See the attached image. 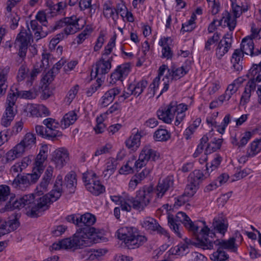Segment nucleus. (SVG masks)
I'll return each mask as SVG.
<instances>
[{"label":"nucleus","mask_w":261,"mask_h":261,"mask_svg":"<svg viewBox=\"0 0 261 261\" xmlns=\"http://www.w3.org/2000/svg\"><path fill=\"white\" fill-rule=\"evenodd\" d=\"M189 251L188 246L186 244L180 243L174 248L170 249L169 252L172 254L184 255Z\"/></svg>","instance_id":"nucleus-40"},{"label":"nucleus","mask_w":261,"mask_h":261,"mask_svg":"<svg viewBox=\"0 0 261 261\" xmlns=\"http://www.w3.org/2000/svg\"><path fill=\"white\" fill-rule=\"evenodd\" d=\"M10 196V189L6 185L0 186V204L6 201Z\"/></svg>","instance_id":"nucleus-50"},{"label":"nucleus","mask_w":261,"mask_h":261,"mask_svg":"<svg viewBox=\"0 0 261 261\" xmlns=\"http://www.w3.org/2000/svg\"><path fill=\"white\" fill-rule=\"evenodd\" d=\"M43 124L46 127L45 134L47 139L55 141L58 137L62 136V132L57 130L60 123L55 119L51 118H46L43 120Z\"/></svg>","instance_id":"nucleus-15"},{"label":"nucleus","mask_w":261,"mask_h":261,"mask_svg":"<svg viewBox=\"0 0 261 261\" xmlns=\"http://www.w3.org/2000/svg\"><path fill=\"white\" fill-rule=\"evenodd\" d=\"M121 89L118 87L112 88L107 91L101 97L100 106L106 107L114 99L115 97L120 93Z\"/></svg>","instance_id":"nucleus-26"},{"label":"nucleus","mask_w":261,"mask_h":261,"mask_svg":"<svg viewBox=\"0 0 261 261\" xmlns=\"http://www.w3.org/2000/svg\"><path fill=\"white\" fill-rule=\"evenodd\" d=\"M260 70V68H259L258 66H257L256 67L251 68L249 70L250 79L247 82L241 98V102H243L244 105L249 101L251 92H254L255 90L256 82L258 83L261 81V74L259 73Z\"/></svg>","instance_id":"nucleus-8"},{"label":"nucleus","mask_w":261,"mask_h":261,"mask_svg":"<svg viewBox=\"0 0 261 261\" xmlns=\"http://www.w3.org/2000/svg\"><path fill=\"white\" fill-rule=\"evenodd\" d=\"M231 44L232 33H227L219 41L216 48V55L218 59H221L228 52L231 47Z\"/></svg>","instance_id":"nucleus-18"},{"label":"nucleus","mask_w":261,"mask_h":261,"mask_svg":"<svg viewBox=\"0 0 261 261\" xmlns=\"http://www.w3.org/2000/svg\"><path fill=\"white\" fill-rule=\"evenodd\" d=\"M142 137L140 133L132 135L126 140L125 144L127 147H139L140 145L141 138Z\"/></svg>","instance_id":"nucleus-45"},{"label":"nucleus","mask_w":261,"mask_h":261,"mask_svg":"<svg viewBox=\"0 0 261 261\" xmlns=\"http://www.w3.org/2000/svg\"><path fill=\"white\" fill-rule=\"evenodd\" d=\"M79 89V85H75L69 91L67 96V98L68 99V102L70 103L73 100V99L75 98L76 95L77 94Z\"/></svg>","instance_id":"nucleus-63"},{"label":"nucleus","mask_w":261,"mask_h":261,"mask_svg":"<svg viewBox=\"0 0 261 261\" xmlns=\"http://www.w3.org/2000/svg\"><path fill=\"white\" fill-rule=\"evenodd\" d=\"M49 56L48 54H42L41 61L36 63L30 73L31 80H34L39 73L49 66Z\"/></svg>","instance_id":"nucleus-25"},{"label":"nucleus","mask_w":261,"mask_h":261,"mask_svg":"<svg viewBox=\"0 0 261 261\" xmlns=\"http://www.w3.org/2000/svg\"><path fill=\"white\" fill-rule=\"evenodd\" d=\"M214 229L209 230L207 233L208 234V238L210 237V240H214V237H215V232H218L222 234L223 236L224 235L226 232L228 228V224L225 222L223 219H214L213 223Z\"/></svg>","instance_id":"nucleus-23"},{"label":"nucleus","mask_w":261,"mask_h":261,"mask_svg":"<svg viewBox=\"0 0 261 261\" xmlns=\"http://www.w3.org/2000/svg\"><path fill=\"white\" fill-rule=\"evenodd\" d=\"M117 233L118 239L123 241L128 249L139 248L147 241L146 237L140 235L138 229L134 227H123Z\"/></svg>","instance_id":"nucleus-4"},{"label":"nucleus","mask_w":261,"mask_h":261,"mask_svg":"<svg viewBox=\"0 0 261 261\" xmlns=\"http://www.w3.org/2000/svg\"><path fill=\"white\" fill-rule=\"evenodd\" d=\"M142 227L151 234L157 233L163 235L168 238L170 236L167 231L162 227L157 220L152 217H147L140 221Z\"/></svg>","instance_id":"nucleus-10"},{"label":"nucleus","mask_w":261,"mask_h":261,"mask_svg":"<svg viewBox=\"0 0 261 261\" xmlns=\"http://www.w3.org/2000/svg\"><path fill=\"white\" fill-rule=\"evenodd\" d=\"M15 87H12L11 89V92L9 93L8 95L7 98L6 103L7 106H14L16 100L17 94L15 90Z\"/></svg>","instance_id":"nucleus-57"},{"label":"nucleus","mask_w":261,"mask_h":261,"mask_svg":"<svg viewBox=\"0 0 261 261\" xmlns=\"http://www.w3.org/2000/svg\"><path fill=\"white\" fill-rule=\"evenodd\" d=\"M62 179V176L58 175L51 191L48 194L41 197L35 196L33 194L25 195L19 198L11 196L5 209L6 211H13L25 207L26 209H29L27 215L30 217L41 216L45 211L48 209L50 203L56 201L61 196L63 193Z\"/></svg>","instance_id":"nucleus-1"},{"label":"nucleus","mask_w":261,"mask_h":261,"mask_svg":"<svg viewBox=\"0 0 261 261\" xmlns=\"http://www.w3.org/2000/svg\"><path fill=\"white\" fill-rule=\"evenodd\" d=\"M131 197L128 196H126L124 199L121 201V203H119L122 211H126L127 212H130L132 210V206L130 204H132L131 200Z\"/></svg>","instance_id":"nucleus-53"},{"label":"nucleus","mask_w":261,"mask_h":261,"mask_svg":"<svg viewBox=\"0 0 261 261\" xmlns=\"http://www.w3.org/2000/svg\"><path fill=\"white\" fill-rule=\"evenodd\" d=\"M195 234L193 232L192 234L195 237L196 242H194L191 239L186 238L184 239L185 244L187 245H193L198 247H200L203 249H213V240H210L208 239V232L210 228L206 225L202 228L200 231H198Z\"/></svg>","instance_id":"nucleus-7"},{"label":"nucleus","mask_w":261,"mask_h":261,"mask_svg":"<svg viewBox=\"0 0 261 261\" xmlns=\"http://www.w3.org/2000/svg\"><path fill=\"white\" fill-rule=\"evenodd\" d=\"M196 16L195 14L193 13L190 19L186 22L182 24L181 31L182 32H190L192 31L196 27L195 20Z\"/></svg>","instance_id":"nucleus-43"},{"label":"nucleus","mask_w":261,"mask_h":261,"mask_svg":"<svg viewBox=\"0 0 261 261\" xmlns=\"http://www.w3.org/2000/svg\"><path fill=\"white\" fill-rule=\"evenodd\" d=\"M129 72L130 64L129 63L118 66L111 74L110 83L113 85L117 81H122L123 79L127 76Z\"/></svg>","instance_id":"nucleus-19"},{"label":"nucleus","mask_w":261,"mask_h":261,"mask_svg":"<svg viewBox=\"0 0 261 261\" xmlns=\"http://www.w3.org/2000/svg\"><path fill=\"white\" fill-rule=\"evenodd\" d=\"M160 153L157 151L148 148H143L140 153L139 159L136 161L134 170L138 172V169H141L145 166L149 160L155 161L160 158Z\"/></svg>","instance_id":"nucleus-11"},{"label":"nucleus","mask_w":261,"mask_h":261,"mask_svg":"<svg viewBox=\"0 0 261 261\" xmlns=\"http://www.w3.org/2000/svg\"><path fill=\"white\" fill-rule=\"evenodd\" d=\"M150 172V169L148 168L144 169L141 172L137 173L133 176L134 178H136L139 182L143 180Z\"/></svg>","instance_id":"nucleus-61"},{"label":"nucleus","mask_w":261,"mask_h":261,"mask_svg":"<svg viewBox=\"0 0 261 261\" xmlns=\"http://www.w3.org/2000/svg\"><path fill=\"white\" fill-rule=\"evenodd\" d=\"M174 184L173 177L168 176L162 181H160L156 187V196L162 198L166 191L172 188Z\"/></svg>","instance_id":"nucleus-24"},{"label":"nucleus","mask_w":261,"mask_h":261,"mask_svg":"<svg viewBox=\"0 0 261 261\" xmlns=\"http://www.w3.org/2000/svg\"><path fill=\"white\" fill-rule=\"evenodd\" d=\"M56 71H54L52 69L48 71L42 77V81L44 84H49L55 77Z\"/></svg>","instance_id":"nucleus-60"},{"label":"nucleus","mask_w":261,"mask_h":261,"mask_svg":"<svg viewBox=\"0 0 261 261\" xmlns=\"http://www.w3.org/2000/svg\"><path fill=\"white\" fill-rule=\"evenodd\" d=\"M255 49L252 38L248 36L243 39L240 49H235L231 56V63L233 71L239 72L243 69L244 54L255 56Z\"/></svg>","instance_id":"nucleus-3"},{"label":"nucleus","mask_w":261,"mask_h":261,"mask_svg":"<svg viewBox=\"0 0 261 261\" xmlns=\"http://www.w3.org/2000/svg\"><path fill=\"white\" fill-rule=\"evenodd\" d=\"M213 245L215 244L216 246H219V248L222 249L231 250L236 252L237 249V245L235 243L236 238L234 237L230 238L228 240H220L219 239L214 241L212 240Z\"/></svg>","instance_id":"nucleus-29"},{"label":"nucleus","mask_w":261,"mask_h":261,"mask_svg":"<svg viewBox=\"0 0 261 261\" xmlns=\"http://www.w3.org/2000/svg\"><path fill=\"white\" fill-rule=\"evenodd\" d=\"M66 20L64 31L66 35L74 34L81 29L80 25L79 24L80 19L75 15L66 17Z\"/></svg>","instance_id":"nucleus-22"},{"label":"nucleus","mask_w":261,"mask_h":261,"mask_svg":"<svg viewBox=\"0 0 261 261\" xmlns=\"http://www.w3.org/2000/svg\"><path fill=\"white\" fill-rule=\"evenodd\" d=\"M176 117L175 121V125L177 126L183 120L185 117V111L188 109V106L184 103H180L177 105L176 101L175 105Z\"/></svg>","instance_id":"nucleus-36"},{"label":"nucleus","mask_w":261,"mask_h":261,"mask_svg":"<svg viewBox=\"0 0 261 261\" xmlns=\"http://www.w3.org/2000/svg\"><path fill=\"white\" fill-rule=\"evenodd\" d=\"M88 177L86 174H83V180L87 190L93 195L98 196L105 191V186L100 183L99 180H92V182H91L89 179H87Z\"/></svg>","instance_id":"nucleus-20"},{"label":"nucleus","mask_w":261,"mask_h":261,"mask_svg":"<svg viewBox=\"0 0 261 261\" xmlns=\"http://www.w3.org/2000/svg\"><path fill=\"white\" fill-rule=\"evenodd\" d=\"M15 90L17 97L20 98L32 99L35 98L37 96V93L34 90L19 91L16 88H15Z\"/></svg>","instance_id":"nucleus-41"},{"label":"nucleus","mask_w":261,"mask_h":261,"mask_svg":"<svg viewBox=\"0 0 261 261\" xmlns=\"http://www.w3.org/2000/svg\"><path fill=\"white\" fill-rule=\"evenodd\" d=\"M47 12L44 11H39L36 15V20L39 21L43 27H47V21L46 19Z\"/></svg>","instance_id":"nucleus-59"},{"label":"nucleus","mask_w":261,"mask_h":261,"mask_svg":"<svg viewBox=\"0 0 261 261\" xmlns=\"http://www.w3.org/2000/svg\"><path fill=\"white\" fill-rule=\"evenodd\" d=\"M76 175L74 171H71L67 174L64 178L66 187L69 189V192L73 193L76 188L77 180Z\"/></svg>","instance_id":"nucleus-32"},{"label":"nucleus","mask_w":261,"mask_h":261,"mask_svg":"<svg viewBox=\"0 0 261 261\" xmlns=\"http://www.w3.org/2000/svg\"><path fill=\"white\" fill-rule=\"evenodd\" d=\"M35 143V135L33 134L29 133L26 134L23 139L20 142V143L17 144L15 147H18L20 145L22 147H28L30 145H34Z\"/></svg>","instance_id":"nucleus-42"},{"label":"nucleus","mask_w":261,"mask_h":261,"mask_svg":"<svg viewBox=\"0 0 261 261\" xmlns=\"http://www.w3.org/2000/svg\"><path fill=\"white\" fill-rule=\"evenodd\" d=\"M221 34L218 32H215L213 36L208 38L205 43L204 50L206 51H210L212 49V46L213 44L218 42L220 38Z\"/></svg>","instance_id":"nucleus-48"},{"label":"nucleus","mask_w":261,"mask_h":261,"mask_svg":"<svg viewBox=\"0 0 261 261\" xmlns=\"http://www.w3.org/2000/svg\"><path fill=\"white\" fill-rule=\"evenodd\" d=\"M118 165L117 160L114 158L109 159L106 164V169L103 171V174L105 178H109L117 169Z\"/></svg>","instance_id":"nucleus-35"},{"label":"nucleus","mask_w":261,"mask_h":261,"mask_svg":"<svg viewBox=\"0 0 261 261\" xmlns=\"http://www.w3.org/2000/svg\"><path fill=\"white\" fill-rule=\"evenodd\" d=\"M228 257V255L219 247L210 256L211 259L214 261H225Z\"/></svg>","instance_id":"nucleus-44"},{"label":"nucleus","mask_w":261,"mask_h":261,"mask_svg":"<svg viewBox=\"0 0 261 261\" xmlns=\"http://www.w3.org/2000/svg\"><path fill=\"white\" fill-rule=\"evenodd\" d=\"M132 162L128 161L125 165L122 166L119 170V172L121 174L127 175L134 172V169L132 167Z\"/></svg>","instance_id":"nucleus-55"},{"label":"nucleus","mask_w":261,"mask_h":261,"mask_svg":"<svg viewBox=\"0 0 261 261\" xmlns=\"http://www.w3.org/2000/svg\"><path fill=\"white\" fill-rule=\"evenodd\" d=\"M19 217L18 214L14 213L8 218V220L0 219V237L16 230L19 226Z\"/></svg>","instance_id":"nucleus-13"},{"label":"nucleus","mask_w":261,"mask_h":261,"mask_svg":"<svg viewBox=\"0 0 261 261\" xmlns=\"http://www.w3.org/2000/svg\"><path fill=\"white\" fill-rule=\"evenodd\" d=\"M250 173L251 170L250 169L246 168L241 170V167H237L236 173L233 175V177H235L233 180L242 179L249 175Z\"/></svg>","instance_id":"nucleus-52"},{"label":"nucleus","mask_w":261,"mask_h":261,"mask_svg":"<svg viewBox=\"0 0 261 261\" xmlns=\"http://www.w3.org/2000/svg\"><path fill=\"white\" fill-rule=\"evenodd\" d=\"M52 161L59 168H62L68 160V152L64 148H58L52 153Z\"/></svg>","instance_id":"nucleus-21"},{"label":"nucleus","mask_w":261,"mask_h":261,"mask_svg":"<svg viewBox=\"0 0 261 261\" xmlns=\"http://www.w3.org/2000/svg\"><path fill=\"white\" fill-rule=\"evenodd\" d=\"M116 9L113 6V3L111 1H106L103 5V14L107 18H112L113 20L116 19Z\"/></svg>","instance_id":"nucleus-37"},{"label":"nucleus","mask_w":261,"mask_h":261,"mask_svg":"<svg viewBox=\"0 0 261 261\" xmlns=\"http://www.w3.org/2000/svg\"><path fill=\"white\" fill-rule=\"evenodd\" d=\"M80 214H72L67 216L66 217V220L70 223H72L75 224L79 228H80V222L81 220H80Z\"/></svg>","instance_id":"nucleus-58"},{"label":"nucleus","mask_w":261,"mask_h":261,"mask_svg":"<svg viewBox=\"0 0 261 261\" xmlns=\"http://www.w3.org/2000/svg\"><path fill=\"white\" fill-rule=\"evenodd\" d=\"M222 161V158L218 154L215 155V158L212 160L210 168L211 169V171L217 169L221 164Z\"/></svg>","instance_id":"nucleus-62"},{"label":"nucleus","mask_w":261,"mask_h":261,"mask_svg":"<svg viewBox=\"0 0 261 261\" xmlns=\"http://www.w3.org/2000/svg\"><path fill=\"white\" fill-rule=\"evenodd\" d=\"M168 225L174 232L179 237L181 238L182 235L179 230L180 223H182L185 227L190 231L194 234L197 232L199 227L196 225L188 217L186 214L182 212H178L175 217L173 215L168 216Z\"/></svg>","instance_id":"nucleus-5"},{"label":"nucleus","mask_w":261,"mask_h":261,"mask_svg":"<svg viewBox=\"0 0 261 261\" xmlns=\"http://www.w3.org/2000/svg\"><path fill=\"white\" fill-rule=\"evenodd\" d=\"M175 105L176 101H171L168 106L161 107L156 112L158 118L165 123H171L176 114Z\"/></svg>","instance_id":"nucleus-16"},{"label":"nucleus","mask_w":261,"mask_h":261,"mask_svg":"<svg viewBox=\"0 0 261 261\" xmlns=\"http://www.w3.org/2000/svg\"><path fill=\"white\" fill-rule=\"evenodd\" d=\"M29 70V68L26 65H22L19 68L18 71L17 76L18 81L20 82L23 81L27 77Z\"/></svg>","instance_id":"nucleus-56"},{"label":"nucleus","mask_w":261,"mask_h":261,"mask_svg":"<svg viewBox=\"0 0 261 261\" xmlns=\"http://www.w3.org/2000/svg\"><path fill=\"white\" fill-rule=\"evenodd\" d=\"M80 228H79L72 238L64 239L52 245L53 249H76L90 246L97 243V229L91 227L96 221L95 217L90 213L80 215Z\"/></svg>","instance_id":"nucleus-2"},{"label":"nucleus","mask_w":261,"mask_h":261,"mask_svg":"<svg viewBox=\"0 0 261 261\" xmlns=\"http://www.w3.org/2000/svg\"><path fill=\"white\" fill-rule=\"evenodd\" d=\"M147 84V81L145 80H141L138 82H134L128 85L127 90L130 91L131 94L138 97L143 92Z\"/></svg>","instance_id":"nucleus-27"},{"label":"nucleus","mask_w":261,"mask_h":261,"mask_svg":"<svg viewBox=\"0 0 261 261\" xmlns=\"http://www.w3.org/2000/svg\"><path fill=\"white\" fill-rule=\"evenodd\" d=\"M31 37V34L22 30L17 36L14 44L15 46L18 48V56L22 59L26 56Z\"/></svg>","instance_id":"nucleus-14"},{"label":"nucleus","mask_w":261,"mask_h":261,"mask_svg":"<svg viewBox=\"0 0 261 261\" xmlns=\"http://www.w3.org/2000/svg\"><path fill=\"white\" fill-rule=\"evenodd\" d=\"M9 68H4L0 71V97L4 95L8 87L7 75Z\"/></svg>","instance_id":"nucleus-39"},{"label":"nucleus","mask_w":261,"mask_h":261,"mask_svg":"<svg viewBox=\"0 0 261 261\" xmlns=\"http://www.w3.org/2000/svg\"><path fill=\"white\" fill-rule=\"evenodd\" d=\"M47 151L44 149H41L39 153L37 155L35 159V166L33 168V171H36L40 175L42 173L44 167L43 163L47 159Z\"/></svg>","instance_id":"nucleus-28"},{"label":"nucleus","mask_w":261,"mask_h":261,"mask_svg":"<svg viewBox=\"0 0 261 261\" xmlns=\"http://www.w3.org/2000/svg\"><path fill=\"white\" fill-rule=\"evenodd\" d=\"M231 6L233 16L232 17L228 11H225L222 14V17L219 21L218 24V25L220 26L228 27L230 31L234 30L237 24L236 18L239 17L242 13V9L241 8L240 6L235 5L233 2H232Z\"/></svg>","instance_id":"nucleus-9"},{"label":"nucleus","mask_w":261,"mask_h":261,"mask_svg":"<svg viewBox=\"0 0 261 261\" xmlns=\"http://www.w3.org/2000/svg\"><path fill=\"white\" fill-rule=\"evenodd\" d=\"M168 72H169V76L172 81L182 77L187 73L188 70L184 66L176 68L174 65H172L170 69H168Z\"/></svg>","instance_id":"nucleus-33"},{"label":"nucleus","mask_w":261,"mask_h":261,"mask_svg":"<svg viewBox=\"0 0 261 261\" xmlns=\"http://www.w3.org/2000/svg\"><path fill=\"white\" fill-rule=\"evenodd\" d=\"M154 194L152 186H144L137 192L135 198L131 197L133 208L135 210L142 211L150 202Z\"/></svg>","instance_id":"nucleus-6"},{"label":"nucleus","mask_w":261,"mask_h":261,"mask_svg":"<svg viewBox=\"0 0 261 261\" xmlns=\"http://www.w3.org/2000/svg\"><path fill=\"white\" fill-rule=\"evenodd\" d=\"M199 188V186L189 182L185 190L184 194L188 197H192Z\"/></svg>","instance_id":"nucleus-51"},{"label":"nucleus","mask_w":261,"mask_h":261,"mask_svg":"<svg viewBox=\"0 0 261 261\" xmlns=\"http://www.w3.org/2000/svg\"><path fill=\"white\" fill-rule=\"evenodd\" d=\"M261 151V148H250L247 151V154L243 155L239 159L240 164H245L248 160V158L253 157Z\"/></svg>","instance_id":"nucleus-49"},{"label":"nucleus","mask_w":261,"mask_h":261,"mask_svg":"<svg viewBox=\"0 0 261 261\" xmlns=\"http://www.w3.org/2000/svg\"><path fill=\"white\" fill-rule=\"evenodd\" d=\"M31 174H18L14 179L12 185L16 188L20 189L36 183L41 175L36 171L33 170Z\"/></svg>","instance_id":"nucleus-12"},{"label":"nucleus","mask_w":261,"mask_h":261,"mask_svg":"<svg viewBox=\"0 0 261 261\" xmlns=\"http://www.w3.org/2000/svg\"><path fill=\"white\" fill-rule=\"evenodd\" d=\"M171 42L172 40L170 37L161 39L159 41V44L163 46L162 50L163 58L169 59L172 57L173 53L169 46L170 43Z\"/></svg>","instance_id":"nucleus-31"},{"label":"nucleus","mask_w":261,"mask_h":261,"mask_svg":"<svg viewBox=\"0 0 261 261\" xmlns=\"http://www.w3.org/2000/svg\"><path fill=\"white\" fill-rule=\"evenodd\" d=\"M205 175L199 170H195L188 176V182L194 183L198 186L205 178Z\"/></svg>","instance_id":"nucleus-38"},{"label":"nucleus","mask_w":261,"mask_h":261,"mask_svg":"<svg viewBox=\"0 0 261 261\" xmlns=\"http://www.w3.org/2000/svg\"><path fill=\"white\" fill-rule=\"evenodd\" d=\"M66 7V4L60 2L56 4H50L49 5L48 9H46L45 11L47 14H50L51 16L56 15L58 12L63 10Z\"/></svg>","instance_id":"nucleus-47"},{"label":"nucleus","mask_w":261,"mask_h":261,"mask_svg":"<svg viewBox=\"0 0 261 261\" xmlns=\"http://www.w3.org/2000/svg\"><path fill=\"white\" fill-rule=\"evenodd\" d=\"M67 227L64 225H58L54 227L52 230V234L54 237H59L62 235L65 230Z\"/></svg>","instance_id":"nucleus-64"},{"label":"nucleus","mask_w":261,"mask_h":261,"mask_svg":"<svg viewBox=\"0 0 261 261\" xmlns=\"http://www.w3.org/2000/svg\"><path fill=\"white\" fill-rule=\"evenodd\" d=\"M112 61V57L107 60H105L103 58L100 59L94 66V71L92 70L91 71V77L96 78L97 76H103L108 73L111 68Z\"/></svg>","instance_id":"nucleus-17"},{"label":"nucleus","mask_w":261,"mask_h":261,"mask_svg":"<svg viewBox=\"0 0 261 261\" xmlns=\"http://www.w3.org/2000/svg\"><path fill=\"white\" fill-rule=\"evenodd\" d=\"M24 149L25 148H13L11 149L6 154L5 159L2 160L3 163L7 164L22 156L25 151Z\"/></svg>","instance_id":"nucleus-30"},{"label":"nucleus","mask_w":261,"mask_h":261,"mask_svg":"<svg viewBox=\"0 0 261 261\" xmlns=\"http://www.w3.org/2000/svg\"><path fill=\"white\" fill-rule=\"evenodd\" d=\"M153 137L156 141H166L170 138V134L165 129H158L154 133Z\"/></svg>","instance_id":"nucleus-46"},{"label":"nucleus","mask_w":261,"mask_h":261,"mask_svg":"<svg viewBox=\"0 0 261 261\" xmlns=\"http://www.w3.org/2000/svg\"><path fill=\"white\" fill-rule=\"evenodd\" d=\"M77 119V115L74 111H70L66 114L61 121V126L65 129L73 124Z\"/></svg>","instance_id":"nucleus-34"},{"label":"nucleus","mask_w":261,"mask_h":261,"mask_svg":"<svg viewBox=\"0 0 261 261\" xmlns=\"http://www.w3.org/2000/svg\"><path fill=\"white\" fill-rule=\"evenodd\" d=\"M160 83L159 77H156L153 81L152 83L150 85L148 90V94L150 95V97H152L155 95V92L156 89L159 87Z\"/></svg>","instance_id":"nucleus-54"}]
</instances>
